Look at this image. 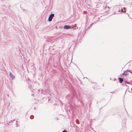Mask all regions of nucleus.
Listing matches in <instances>:
<instances>
[{
  "instance_id": "1",
  "label": "nucleus",
  "mask_w": 132,
  "mask_h": 132,
  "mask_svg": "<svg viewBox=\"0 0 132 132\" xmlns=\"http://www.w3.org/2000/svg\"><path fill=\"white\" fill-rule=\"evenodd\" d=\"M54 16V14H51L50 15L48 18V20L49 21H51L52 20Z\"/></svg>"
},
{
  "instance_id": "2",
  "label": "nucleus",
  "mask_w": 132,
  "mask_h": 132,
  "mask_svg": "<svg viewBox=\"0 0 132 132\" xmlns=\"http://www.w3.org/2000/svg\"><path fill=\"white\" fill-rule=\"evenodd\" d=\"M9 76L11 77V78L13 80L15 79V77L11 73H10Z\"/></svg>"
},
{
  "instance_id": "3",
  "label": "nucleus",
  "mask_w": 132,
  "mask_h": 132,
  "mask_svg": "<svg viewBox=\"0 0 132 132\" xmlns=\"http://www.w3.org/2000/svg\"><path fill=\"white\" fill-rule=\"evenodd\" d=\"M71 28V27L70 26H69L68 25H65L64 26V28L65 29H70Z\"/></svg>"
},
{
  "instance_id": "4",
  "label": "nucleus",
  "mask_w": 132,
  "mask_h": 132,
  "mask_svg": "<svg viewBox=\"0 0 132 132\" xmlns=\"http://www.w3.org/2000/svg\"><path fill=\"white\" fill-rule=\"evenodd\" d=\"M119 82L120 83H121L123 81V79H122L121 78H119Z\"/></svg>"
},
{
  "instance_id": "5",
  "label": "nucleus",
  "mask_w": 132,
  "mask_h": 132,
  "mask_svg": "<svg viewBox=\"0 0 132 132\" xmlns=\"http://www.w3.org/2000/svg\"><path fill=\"white\" fill-rule=\"evenodd\" d=\"M83 13L84 14H86L87 13V12L86 11H84L83 12Z\"/></svg>"
},
{
  "instance_id": "6",
  "label": "nucleus",
  "mask_w": 132,
  "mask_h": 132,
  "mask_svg": "<svg viewBox=\"0 0 132 132\" xmlns=\"http://www.w3.org/2000/svg\"><path fill=\"white\" fill-rule=\"evenodd\" d=\"M62 132H67V131L66 130H64L62 131Z\"/></svg>"
}]
</instances>
